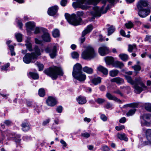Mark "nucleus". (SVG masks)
I'll use <instances>...</instances> for the list:
<instances>
[{
    "label": "nucleus",
    "instance_id": "obj_2",
    "mask_svg": "<svg viewBox=\"0 0 151 151\" xmlns=\"http://www.w3.org/2000/svg\"><path fill=\"white\" fill-rule=\"evenodd\" d=\"M83 14V12L78 11L77 13L76 16L75 14L70 15L68 13H65V16L67 21L71 24L74 26H77L80 24L82 19L80 17Z\"/></svg>",
    "mask_w": 151,
    "mask_h": 151
},
{
    "label": "nucleus",
    "instance_id": "obj_7",
    "mask_svg": "<svg viewBox=\"0 0 151 151\" xmlns=\"http://www.w3.org/2000/svg\"><path fill=\"white\" fill-rule=\"evenodd\" d=\"M37 56L36 55L35 52H32L31 53H27L26 54L23 58L24 62L26 64H29L30 63H34L32 60V59L37 60Z\"/></svg>",
    "mask_w": 151,
    "mask_h": 151
},
{
    "label": "nucleus",
    "instance_id": "obj_6",
    "mask_svg": "<svg viewBox=\"0 0 151 151\" xmlns=\"http://www.w3.org/2000/svg\"><path fill=\"white\" fill-rule=\"evenodd\" d=\"M109 9V5L105 8L104 11V6H102L100 9L99 7L94 6L93 8V10L90 12V14L94 18L97 17H100L101 14L106 13Z\"/></svg>",
    "mask_w": 151,
    "mask_h": 151
},
{
    "label": "nucleus",
    "instance_id": "obj_9",
    "mask_svg": "<svg viewBox=\"0 0 151 151\" xmlns=\"http://www.w3.org/2000/svg\"><path fill=\"white\" fill-rule=\"evenodd\" d=\"M93 29V26L91 25H88L86 28L83 31L82 36L79 39V41L81 44L83 43L85 40V35L90 32Z\"/></svg>",
    "mask_w": 151,
    "mask_h": 151
},
{
    "label": "nucleus",
    "instance_id": "obj_51",
    "mask_svg": "<svg viewBox=\"0 0 151 151\" xmlns=\"http://www.w3.org/2000/svg\"><path fill=\"white\" fill-rule=\"evenodd\" d=\"M120 89L122 90V91H124L126 90H130V88L129 86H122L120 87Z\"/></svg>",
    "mask_w": 151,
    "mask_h": 151
},
{
    "label": "nucleus",
    "instance_id": "obj_16",
    "mask_svg": "<svg viewBox=\"0 0 151 151\" xmlns=\"http://www.w3.org/2000/svg\"><path fill=\"white\" fill-rule=\"evenodd\" d=\"M58 9V6H54L49 8L47 11V13L50 16H52L55 15Z\"/></svg>",
    "mask_w": 151,
    "mask_h": 151
},
{
    "label": "nucleus",
    "instance_id": "obj_18",
    "mask_svg": "<svg viewBox=\"0 0 151 151\" xmlns=\"http://www.w3.org/2000/svg\"><path fill=\"white\" fill-rule=\"evenodd\" d=\"M47 104L49 106H52L56 104L57 102L55 99L53 97L49 96L46 100Z\"/></svg>",
    "mask_w": 151,
    "mask_h": 151
},
{
    "label": "nucleus",
    "instance_id": "obj_39",
    "mask_svg": "<svg viewBox=\"0 0 151 151\" xmlns=\"http://www.w3.org/2000/svg\"><path fill=\"white\" fill-rule=\"evenodd\" d=\"M34 51H35V54L37 56V58L38 56L41 55V53L40 49L36 45L35 46L34 48Z\"/></svg>",
    "mask_w": 151,
    "mask_h": 151
},
{
    "label": "nucleus",
    "instance_id": "obj_15",
    "mask_svg": "<svg viewBox=\"0 0 151 151\" xmlns=\"http://www.w3.org/2000/svg\"><path fill=\"white\" fill-rule=\"evenodd\" d=\"M82 70L81 65L79 63H76L73 67L72 75L82 72Z\"/></svg>",
    "mask_w": 151,
    "mask_h": 151
},
{
    "label": "nucleus",
    "instance_id": "obj_61",
    "mask_svg": "<svg viewBox=\"0 0 151 151\" xmlns=\"http://www.w3.org/2000/svg\"><path fill=\"white\" fill-rule=\"evenodd\" d=\"M100 117L101 119L104 121H105L107 120L106 116L104 114L101 115Z\"/></svg>",
    "mask_w": 151,
    "mask_h": 151
},
{
    "label": "nucleus",
    "instance_id": "obj_45",
    "mask_svg": "<svg viewBox=\"0 0 151 151\" xmlns=\"http://www.w3.org/2000/svg\"><path fill=\"white\" fill-rule=\"evenodd\" d=\"M25 45L26 48L29 51L31 52L33 51L31 43H26Z\"/></svg>",
    "mask_w": 151,
    "mask_h": 151
},
{
    "label": "nucleus",
    "instance_id": "obj_19",
    "mask_svg": "<svg viewBox=\"0 0 151 151\" xmlns=\"http://www.w3.org/2000/svg\"><path fill=\"white\" fill-rule=\"evenodd\" d=\"M106 96L109 100H114L120 103H122V101L120 100L109 92L107 93Z\"/></svg>",
    "mask_w": 151,
    "mask_h": 151
},
{
    "label": "nucleus",
    "instance_id": "obj_57",
    "mask_svg": "<svg viewBox=\"0 0 151 151\" xmlns=\"http://www.w3.org/2000/svg\"><path fill=\"white\" fill-rule=\"evenodd\" d=\"M112 105L109 102H107L105 105L104 107L109 109L110 108L112 109Z\"/></svg>",
    "mask_w": 151,
    "mask_h": 151
},
{
    "label": "nucleus",
    "instance_id": "obj_27",
    "mask_svg": "<svg viewBox=\"0 0 151 151\" xmlns=\"http://www.w3.org/2000/svg\"><path fill=\"white\" fill-rule=\"evenodd\" d=\"M113 65L116 68H122L124 66V65L122 63L116 61L113 63Z\"/></svg>",
    "mask_w": 151,
    "mask_h": 151
},
{
    "label": "nucleus",
    "instance_id": "obj_58",
    "mask_svg": "<svg viewBox=\"0 0 151 151\" xmlns=\"http://www.w3.org/2000/svg\"><path fill=\"white\" fill-rule=\"evenodd\" d=\"M148 142H140L139 143V144L138 145V147L139 148H141L143 146H144L145 145H145V144H147Z\"/></svg>",
    "mask_w": 151,
    "mask_h": 151
},
{
    "label": "nucleus",
    "instance_id": "obj_29",
    "mask_svg": "<svg viewBox=\"0 0 151 151\" xmlns=\"http://www.w3.org/2000/svg\"><path fill=\"white\" fill-rule=\"evenodd\" d=\"M117 136L118 138L121 140H124L126 141H128V139L124 133H118Z\"/></svg>",
    "mask_w": 151,
    "mask_h": 151
},
{
    "label": "nucleus",
    "instance_id": "obj_64",
    "mask_svg": "<svg viewBox=\"0 0 151 151\" xmlns=\"http://www.w3.org/2000/svg\"><path fill=\"white\" fill-rule=\"evenodd\" d=\"M62 106H59L57 108L56 110L58 112L61 113L62 112Z\"/></svg>",
    "mask_w": 151,
    "mask_h": 151
},
{
    "label": "nucleus",
    "instance_id": "obj_43",
    "mask_svg": "<svg viewBox=\"0 0 151 151\" xmlns=\"http://www.w3.org/2000/svg\"><path fill=\"white\" fill-rule=\"evenodd\" d=\"M125 26L127 28L130 29L133 27L134 24L132 22L129 21L125 24Z\"/></svg>",
    "mask_w": 151,
    "mask_h": 151
},
{
    "label": "nucleus",
    "instance_id": "obj_1",
    "mask_svg": "<svg viewBox=\"0 0 151 151\" xmlns=\"http://www.w3.org/2000/svg\"><path fill=\"white\" fill-rule=\"evenodd\" d=\"M125 78L128 83L133 86L134 91L137 94H139L147 88V86L143 82L142 78L140 77L136 78L134 81L130 76H125Z\"/></svg>",
    "mask_w": 151,
    "mask_h": 151
},
{
    "label": "nucleus",
    "instance_id": "obj_26",
    "mask_svg": "<svg viewBox=\"0 0 151 151\" xmlns=\"http://www.w3.org/2000/svg\"><path fill=\"white\" fill-rule=\"evenodd\" d=\"M42 37L43 40L47 42H50V37L49 34L48 32L45 33L42 36Z\"/></svg>",
    "mask_w": 151,
    "mask_h": 151
},
{
    "label": "nucleus",
    "instance_id": "obj_20",
    "mask_svg": "<svg viewBox=\"0 0 151 151\" xmlns=\"http://www.w3.org/2000/svg\"><path fill=\"white\" fill-rule=\"evenodd\" d=\"M110 81L111 82H115L119 85L123 84L124 83V79L119 77L113 78Z\"/></svg>",
    "mask_w": 151,
    "mask_h": 151
},
{
    "label": "nucleus",
    "instance_id": "obj_24",
    "mask_svg": "<svg viewBox=\"0 0 151 151\" xmlns=\"http://www.w3.org/2000/svg\"><path fill=\"white\" fill-rule=\"evenodd\" d=\"M101 78L98 77L93 79L91 80L92 83L95 85L100 84L101 81Z\"/></svg>",
    "mask_w": 151,
    "mask_h": 151
},
{
    "label": "nucleus",
    "instance_id": "obj_40",
    "mask_svg": "<svg viewBox=\"0 0 151 151\" xmlns=\"http://www.w3.org/2000/svg\"><path fill=\"white\" fill-rule=\"evenodd\" d=\"M38 94L40 97H44L45 95V92L43 88H41L38 91Z\"/></svg>",
    "mask_w": 151,
    "mask_h": 151
},
{
    "label": "nucleus",
    "instance_id": "obj_12",
    "mask_svg": "<svg viewBox=\"0 0 151 151\" xmlns=\"http://www.w3.org/2000/svg\"><path fill=\"white\" fill-rule=\"evenodd\" d=\"M74 78L80 81H84L86 79V75L82 72L73 75Z\"/></svg>",
    "mask_w": 151,
    "mask_h": 151
},
{
    "label": "nucleus",
    "instance_id": "obj_10",
    "mask_svg": "<svg viewBox=\"0 0 151 151\" xmlns=\"http://www.w3.org/2000/svg\"><path fill=\"white\" fill-rule=\"evenodd\" d=\"M150 12V10L149 8H142L141 10H138V15L140 17L145 18L147 16Z\"/></svg>",
    "mask_w": 151,
    "mask_h": 151
},
{
    "label": "nucleus",
    "instance_id": "obj_62",
    "mask_svg": "<svg viewBox=\"0 0 151 151\" xmlns=\"http://www.w3.org/2000/svg\"><path fill=\"white\" fill-rule=\"evenodd\" d=\"M60 142L63 145V148L64 149V147H66L67 146V144L66 142L62 139L60 140Z\"/></svg>",
    "mask_w": 151,
    "mask_h": 151
},
{
    "label": "nucleus",
    "instance_id": "obj_36",
    "mask_svg": "<svg viewBox=\"0 0 151 151\" xmlns=\"http://www.w3.org/2000/svg\"><path fill=\"white\" fill-rule=\"evenodd\" d=\"M15 36L18 42H20L22 41V35L19 33L15 34Z\"/></svg>",
    "mask_w": 151,
    "mask_h": 151
},
{
    "label": "nucleus",
    "instance_id": "obj_60",
    "mask_svg": "<svg viewBox=\"0 0 151 151\" xmlns=\"http://www.w3.org/2000/svg\"><path fill=\"white\" fill-rule=\"evenodd\" d=\"M67 3V0H61L60 4L61 5L63 6H65Z\"/></svg>",
    "mask_w": 151,
    "mask_h": 151
},
{
    "label": "nucleus",
    "instance_id": "obj_23",
    "mask_svg": "<svg viewBox=\"0 0 151 151\" xmlns=\"http://www.w3.org/2000/svg\"><path fill=\"white\" fill-rule=\"evenodd\" d=\"M21 126L22 127V130L24 132H26L28 131L29 129V124L27 122H23Z\"/></svg>",
    "mask_w": 151,
    "mask_h": 151
},
{
    "label": "nucleus",
    "instance_id": "obj_11",
    "mask_svg": "<svg viewBox=\"0 0 151 151\" xmlns=\"http://www.w3.org/2000/svg\"><path fill=\"white\" fill-rule=\"evenodd\" d=\"M99 52L101 56H104L109 52V49L105 45H103L99 48Z\"/></svg>",
    "mask_w": 151,
    "mask_h": 151
},
{
    "label": "nucleus",
    "instance_id": "obj_37",
    "mask_svg": "<svg viewBox=\"0 0 151 151\" xmlns=\"http://www.w3.org/2000/svg\"><path fill=\"white\" fill-rule=\"evenodd\" d=\"M29 74L31 77L34 79H37L39 78L38 75L37 73L29 72Z\"/></svg>",
    "mask_w": 151,
    "mask_h": 151
},
{
    "label": "nucleus",
    "instance_id": "obj_28",
    "mask_svg": "<svg viewBox=\"0 0 151 151\" xmlns=\"http://www.w3.org/2000/svg\"><path fill=\"white\" fill-rule=\"evenodd\" d=\"M105 60L107 64L110 65L113 64L114 59L113 57H107L105 58Z\"/></svg>",
    "mask_w": 151,
    "mask_h": 151
},
{
    "label": "nucleus",
    "instance_id": "obj_52",
    "mask_svg": "<svg viewBox=\"0 0 151 151\" xmlns=\"http://www.w3.org/2000/svg\"><path fill=\"white\" fill-rule=\"evenodd\" d=\"M132 68L135 71H139L141 69L140 66L138 65H135L132 67Z\"/></svg>",
    "mask_w": 151,
    "mask_h": 151
},
{
    "label": "nucleus",
    "instance_id": "obj_13",
    "mask_svg": "<svg viewBox=\"0 0 151 151\" xmlns=\"http://www.w3.org/2000/svg\"><path fill=\"white\" fill-rule=\"evenodd\" d=\"M148 5V1L147 0H140L137 3V7L138 10H141L142 8L147 6Z\"/></svg>",
    "mask_w": 151,
    "mask_h": 151
},
{
    "label": "nucleus",
    "instance_id": "obj_49",
    "mask_svg": "<svg viewBox=\"0 0 151 151\" xmlns=\"http://www.w3.org/2000/svg\"><path fill=\"white\" fill-rule=\"evenodd\" d=\"M71 56L73 58L76 59L79 57V54L76 52H74L71 53Z\"/></svg>",
    "mask_w": 151,
    "mask_h": 151
},
{
    "label": "nucleus",
    "instance_id": "obj_22",
    "mask_svg": "<svg viewBox=\"0 0 151 151\" xmlns=\"http://www.w3.org/2000/svg\"><path fill=\"white\" fill-rule=\"evenodd\" d=\"M97 69L104 75H107L108 74V70L101 65H99L98 66L97 68Z\"/></svg>",
    "mask_w": 151,
    "mask_h": 151
},
{
    "label": "nucleus",
    "instance_id": "obj_54",
    "mask_svg": "<svg viewBox=\"0 0 151 151\" xmlns=\"http://www.w3.org/2000/svg\"><path fill=\"white\" fill-rule=\"evenodd\" d=\"M20 136V135H17L15 137L14 140L17 143H19L21 140Z\"/></svg>",
    "mask_w": 151,
    "mask_h": 151
},
{
    "label": "nucleus",
    "instance_id": "obj_41",
    "mask_svg": "<svg viewBox=\"0 0 151 151\" xmlns=\"http://www.w3.org/2000/svg\"><path fill=\"white\" fill-rule=\"evenodd\" d=\"M136 49V45H129L128 51L129 52H132L134 49Z\"/></svg>",
    "mask_w": 151,
    "mask_h": 151
},
{
    "label": "nucleus",
    "instance_id": "obj_55",
    "mask_svg": "<svg viewBox=\"0 0 151 151\" xmlns=\"http://www.w3.org/2000/svg\"><path fill=\"white\" fill-rule=\"evenodd\" d=\"M10 64L9 63H6V64L4 66H2L1 68L2 70H7V68L9 66Z\"/></svg>",
    "mask_w": 151,
    "mask_h": 151
},
{
    "label": "nucleus",
    "instance_id": "obj_31",
    "mask_svg": "<svg viewBox=\"0 0 151 151\" xmlns=\"http://www.w3.org/2000/svg\"><path fill=\"white\" fill-rule=\"evenodd\" d=\"M135 108V107H133V108L129 110L128 112L126 113V115L127 116H132L134 114L137 110Z\"/></svg>",
    "mask_w": 151,
    "mask_h": 151
},
{
    "label": "nucleus",
    "instance_id": "obj_32",
    "mask_svg": "<svg viewBox=\"0 0 151 151\" xmlns=\"http://www.w3.org/2000/svg\"><path fill=\"white\" fill-rule=\"evenodd\" d=\"M120 59L123 61H126L128 59V55L125 54H121L119 55Z\"/></svg>",
    "mask_w": 151,
    "mask_h": 151
},
{
    "label": "nucleus",
    "instance_id": "obj_14",
    "mask_svg": "<svg viewBox=\"0 0 151 151\" xmlns=\"http://www.w3.org/2000/svg\"><path fill=\"white\" fill-rule=\"evenodd\" d=\"M27 33L28 35H30L31 33L30 30H32L35 26V23L33 22H29L26 24Z\"/></svg>",
    "mask_w": 151,
    "mask_h": 151
},
{
    "label": "nucleus",
    "instance_id": "obj_42",
    "mask_svg": "<svg viewBox=\"0 0 151 151\" xmlns=\"http://www.w3.org/2000/svg\"><path fill=\"white\" fill-rule=\"evenodd\" d=\"M105 101V100L103 99L98 98L95 100V101L99 104H102Z\"/></svg>",
    "mask_w": 151,
    "mask_h": 151
},
{
    "label": "nucleus",
    "instance_id": "obj_25",
    "mask_svg": "<svg viewBox=\"0 0 151 151\" xmlns=\"http://www.w3.org/2000/svg\"><path fill=\"white\" fill-rule=\"evenodd\" d=\"M77 101L80 104H85L86 102V100L84 97L80 96L77 99Z\"/></svg>",
    "mask_w": 151,
    "mask_h": 151
},
{
    "label": "nucleus",
    "instance_id": "obj_44",
    "mask_svg": "<svg viewBox=\"0 0 151 151\" xmlns=\"http://www.w3.org/2000/svg\"><path fill=\"white\" fill-rule=\"evenodd\" d=\"M38 67L39 71L43 70L44 68L43 65L39 62H37L35 64Z\"/></svg>",
    "mask_w": 151,
    "mask_h": 151
},
{
    "label": "nucleus",
    "instance_id": "obj_17",
    "mask_svg": "<svg viewBox=\"0 0 151 151\" xmlns=\"http://www.w3.org/2000/svg\"><path fill=\"white\" fill-rule=\"evenodd\" d=\"M143 131H144V133L145 134L146 137L148 140V142L147 143L145 144V145H148L149 144H151V129H143Z\"/></svg>",
    "mask_w": 151,
    "mask_h": 151
},
{
    "label": "nucleus",
    "instance_id": "obj_33",
    "mask_svg": "<svg viewBox=\"0 0 151 151\" xmlns=\"http://www.w3.org/2000/svg\"><path fill=\"white\" fill-rule=\"evenodd\" d=\"M143 118L151 123V114H145L143 115Z\"/></svg>",
    "mask_w": 151,
    "mask_h": 151
},
{
    "label": "nucleus",
    "instance_id": "obj_50",
    "mask_svg": "<svg viewBox=\"0 0 151 151\" xmlns=\"http://www.w3.org/2000/svg\"><path fill=\"white\" fill-rule=\"evenodd\" d=\"M113 93H114L119 94L121 96H124L123 93L119 89H116L113 92Z\"/></svg>",
    "mask_w": 151,
    "mask_h": 151
},
{
    "label": "nucleus",
    "instance_id": "obj_4",
    "mask_svg": "<svg viewBox=\"0 0 151 151\" xmlns=\"http://www.w3.org/2000/svg\"><path fill=\"white\" fill-rule=\"evenodd\" d=\"M44 72L53 80H56L58 78V76H63V74L62 69L56 66L50 68L45 70Z\"/></svg>",
    "mask_w": 151,
    "mask_h": 151
},
{
    "label": "nucleus",
    "instance_id": "obj_8",
    "mask_svg": "<svg viewBox=\"0 0 151 151\" xmlns=\"http://www.w3.org/2000/svg\"><path fill=\"white\" fill-rule=\"evenodd\" d=\"M47 53H49V55L51 58H54L57 55V46L55 45L52 47L48 46L45 50Z\"/></svg>",
    "mask_w": 151,
    "mask_h": 151
},
{
    "label": "nucleus",
    "instance_id": "obj_38",
    "mask_svg": "<svg viewBox=\"0 0 151 151\" xmlns=\"http://www.w3.org/2000/svg\"><path fill=\"white\" fill-rule=\"evenodd\" d=\"M138 104L137 103H132L124 105L123 106V107L124 108H126L127 107H136L138 106Z\"/></svg>",
    "mask_w": 151,
    "mask_h": 151
},
{
    "label": "nucleus",
    "instance_id": "obj_59",
    "mask_svg": "<svg viewBox=\"0 0 151 151\" xmlns=\"http://www.w3.org/2000/svg\"><path fill=\"white\" fill-rule=\"evenodd\" d=\"M124 125H122L121 126L118 127V126H116L115 127L116 129L118 131H120L122 129H124Z\"/></svg>",
    "mask_w": 151,
    "mask_h": 151
},
{
    "label": "nucleus",
    "instance_id": "obj_5",
    "mask_svg": "<svg viewBox=\"0 0 151 151\" xmlns=\"http://www.w3.org/2000/svg\"><path fill=\"white\" fill-rule=\"evenodd\" d=\"M97 53L95 52L93 48L91 46L87 47L86 49L82 54V57L84 59L91 60L96 56Z\"/></svg>",
    "mask_w": 151,
    "mask_h": 151
},
{
    "label": "nucleus",
    "instance_id": "obj_53",
    "mask_svg": "<svg viewBox=\"0 0 151 151\" xmlns=\"http://www.w3.org/2000/svg\"><path fill=\"white\" fill-rule=\"evenodd\" d=\"M120 33L121 35L125 37H130V35H125V32L122 29L120 30Z\"/></svg>",
    "mask_w": 151,
    "mask_h": 151
},
{
    "label": "nucleus",
    "instance_id": "obj_30",
    "mask_svg": "<svg viewBox=\"0 0 151 151\" xmlns=\"http://www.w3.org/2000/svg\"><path fill=\"white\" fill-rule=\"evenodd\" d=\"M83 70L84 72L89 74L92 73L93 71V69L92 68L86 66L84 67L83 68Z\"/></svg>",
    "mask_w": 151,
    "mask_h": 151
},
{
    "label": "nucleus",
    "instance_id": "obj_47",
    "mask_svg": "<svg viewBox=\"0 0 151 151\" xmlns=\"http://www.w3.org/2000/svg\"><path fill=\"white\" fill-rule=\"evenodd\" d=\"M145 108L147 110L151 112V104L146 103L145 105Z\"/></svg>",
    "mask_w": 151,
    "mask_h": 151
},
{
    "label": "nucleus",
    "instance_id": "obj_46",
    "mask_svg": "<svg viewBox=\"0 0 151 151\" xmlns=\"http://www.w3.org/2000/svg\"><path fill=\"white\" fill-rule=\"evenodd\" d=\"M81 135L82 137L87 138L90 137V133L86 132L81 133Z\"/></svg>",
    "mask_w": 151,
    "mask_h": 151
},
{
    "label": "nucleus",
    "instance_id": "obj_48",
    "mask_svg": "<svg viewBox=\"0 0 151 151\" xmlns=\"http://www.w3.org/2000/svg\"><path fill=\"white\" fill-rule=\"evenodd\" d=\"M100 150L103 151H109V148L107 145H103L101 147Z\"/></svg>",
    "mask_w": 151,
    "mask_h": 151
},
{
    "label": "nucleus",
    "instance_id": "obj_21",
    "mask_svg": "<svg viewBox=\"0 0 151 151\" xmlns=\"http://www.w3.org/2000/svg\"><path fill=\"white\" fill-rule=\"evenodd\" d=\"M106 26L109 27L107 29L108 30V36H109L112 34L115 30V27L113 25H110L109 24H107Z\"/></svg>",
    "mask_w": 151,
    "mask_h": 151
},
{
    "label": "nucleus",
    "instance_id": "obj_34",
    "mask_svg": "<svg viewBox=\"0 0 151 151\" xmlns=\"http://www.w3.org/2000/svg\"><path fill=\"white\" fill-rule=\"evenodd\" d=\"M119 71L117 70H111L109 72L110 76L111 77H115L117 76Z\"/></svg>",
    "mask_w": 151,
    "mask_h": 151
},
{
    "label": "nucleus",
    "instance_id": "obj_63",
    "mask_svg": "<svg viewBox=\"0 0 151 151\" xmlns=\"http://www.w3.org/2000/svg\"><path fill=\"white\" fill-rule=\"evenodd\" d=\"M145 41L150 42L151 41V36L149 35L146 36V37L145 39Z\"/></svg>",
    "mask_w": 151,
    "mask_h": 151
},
{
    "label": "nucleus",
    "instance_id": "obj_3",
    "mask_svg": "<svg viewBox=\"0 0 151 151\" xmlns=\"http://www.w3.org/2000/svg\"><path fill=\"white\" fill-rule=\"evenodd\" d=\"M73 0L76 1V2H74L73 3V6L74 7H79L83 10H86L90 7L89 5H96L101 0H88L85 3L86 0Z\"/></svg>",
    "mask_w": 151,
    "mask_h": 151
},
{
    "label": "nucleus",
    "instance_id": "obj_56",
    "mask_svg": "<svg viewBox=\"0 0 151 151\" xmlns=\"http://www.w3.org/2000/svg\"><path fill=\"white\" fill-rule=\"evenodd\" d=\"M4 123L7 126H9L12 124V122L9 120H6L4 122Z\"/></svg>",
    "mask_w": 151,
    "mask_h": 151
},
{
    "label": "nucleus",
    "instance_id": "obj_35",
    "mask_svg": "<svg viewBox=\"0 0 151 151\" xmlns=\"http://www.w3.org/2000/svg\"><path fill=\"white\" fill-rule=\"evenodd\" d=\"M52 35L54 37H57L60 36V32L59 30L55 29H54L52 32Z\"/></svg>",
    "mask_w": 151,
    "mask_h": 151
}]
</instances>
